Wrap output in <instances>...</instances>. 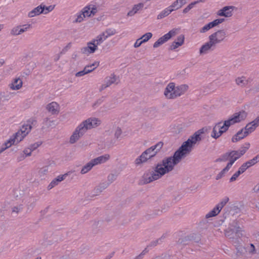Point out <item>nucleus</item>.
I'll return each mask as SVG.
<instances>
[{
  "instance_id": "nucleus-1",
  "label": "nucleus",
  "mask_w": 259,
  "mask_h": 259,
  "mask_svg": "<svg viewBox=\"0 0 259 259\" xmlns=\"http://www.w3.org/2000/svg\"><path fill=\"white\" fill-rule=\"evenodd\" d=\"M181 159L174 153L172 156H170L163 159L161 163H158L154 171H152L150 175L144 176V183H149L153 181L157 180L166 173L171 171L175 165L178 164Z\"/></svg>"
},
{
  "instance_id": "nucleus-2",
  "label": "nucleus",
  "mask_w": 259,
  "mask_h": 259,
  "mask_svg": "<svg viewBox=\"0 0 259 259\" xmlns=\"http://www.w3.org/2000/svg\"><path fill=\"white\" fill-rule=\"evenodd\" d=\"M36 121L34 119H29L24 123L21 128L7 140L0 148V154L10 147L12 145L17 144L25 138L30 132L32 126H34Z\"/></svg>"
},
{
  "instance_id": "nucleus-3",
  "label": "nucleus",
  "mask_w": 259,
  "mask_h": 259,
  "mask_svg": "<svg viewBox=\"0 0 259 259\" xmlns=\"http://www.w3.org/2000/svg\"><path fill=\"white\" fill-rule=\"evenodd\" d=\"M246 115V113L245 111L237 112L234 113L229 119L225 120L223 125H222V122L217 123L213 128L211 136L215 139H218L226 132L231 125L244 120Z\"/></svg>"
},
{
  "instance_id": "nucleus-4",
  "label": "nucleus",
  "mask_w": 259,
  "mask_h": 259,
  "mask_svg": "<svg viewBox=\"0 0 259 259\" xmlns=\"http://www.w3.org/2000/svg\"><path fill=\"white\" fill-rule=\"evenodd\" d=\"M101 120L96 117H90L81 122L75 128L70 138L69 142L74 144L83 136L88 130L95 128L100 125Z\"/></svg>"
},
{
  "instance_id": "nucleus-5",
  "label": "nucleus",
  "mask_w": 259,
  "mask_h": 259,
  "mask_svg": "<svg viewBox=\"0 0 259 259\" xmlns=\"http://www.w3.org/2000/svg\"><path fill=\"white\" fill-rule=\"evenodd\" d=\"M249 146V143H245L239 150H232L222 155L215 160V162H223L229 160V162H232L233 165L236 160L246 153Z\"/></svg>"
},
{
  "instance_id": "nucleus-6",
  "label": "nucleus",
  "mask_w": 259,
  "mask_h": 259,
  "mask_svg": "<svg viewBox=\"0 0 259 259\" xmlns=\"http://www.w3.org/2000/svg\"><path fill=\"white\" fill-rule=\"evenodd\" d=\"M163 145V144L162 142H159L156 144L146 149L135 159V164L137 165H140L155 156L162 148Z\"/></svg>"
},
{
  "instance_id": "nucleus-7",
  "label": "nucleus",
  "mask_w": 259,
  "mask_h": 259,
  "mask_svg": "<svg viewBox=\"0 0 259 259\" xmlns=\"http://www.w3.org/2000/svg\"><path fill=\"white\" fill-rule=\"evenodd\" d=\"M226 37V32L224 30H219L210 35L208 39L215 46L225 40Z\"/></svg>"
},
{
  "instance_id": "nucleus-8",
  "label": "nucleus",
  "mask_w": 259,
  "mask_h": 259,
  "mask_svg": "<svg viewBox=\"0 0 259 259\" xmlns=\"http://www.w3.org/2000/svg\"><path fill=\"white\" fill-rule=\"evenodd\" d=\"M193 146L187 141L175 152L181 159L185 158L192 151Z\"/></svg>"
},
{
  "instance_id": "nucleus-9",
  "label": "nucleus",
  "mask_w": 259,
  "mask_h": 259,
  "mask_svg": "<svg viewBox=\"0 0 259 259\" xmlns=\"http://www.w3.org/2000/svg\"><path fill=\"white\" fill-rule=\"evenodd\" d=\"M177 29H172V30H170L168 33L165 34L164 35L159 38L158 40L154 43L153 47L154 48H156L162 45L167 40H168L172 36H175L177 34Z\"/></svg>"
},
{
  "instance_id": "nucleus-10",
  "label": "nucleus",
  "mask_w": 259,
  "mask_h": 259,
  "mask_svg": "<svg viewBox=\"0 0 259 259\" xmlns=\"http://www.w3.org/2000/svg\"><path fill=\"white\" fill-rule=\"evenodd\" d=\"M176 90L175 84L174 82L169 83L165 89L164 95L165 97L169 99H173L177 98L174 94Z\"/></svg>"
},
{
  "instance_id": "nucleus-11",
  "label": "nucleus",
  "mask_w": 259,
  "mask_h": 259,
  "mask_svg": "<svg viewBox=\"0 0 259 259\" xmlns=\"http://www.w3.org/2000/svg\"><path fill=\"white\" fill-rule=\"evenodd\" d=\"M82 11L85 17H89L95 15L98 12L97 7L94 4H90L82 9Z\"/></svg>"
},
{
  "instance_id": "nucleus-12",
  "label": "nucleus",
  "mask_w": 259,
  "mask_h": 259,
  "mask_svg": "<svg viewBox=\"0 0 259 259\" xmlns=\"http://www.w3.org/2000/svg\"><path fill=\"white\" fill-rule=\"evenodd\" d=\"M259 124V117L253 121L248 123L244 127L243 132L247 136L249 134L253 132Z\"/></svg>"
},
{
  "instance_id": "nucleus-13",
  "label": "nucleus",
  "mask_w": 259,
  "mask_h": 259,
  "mask_svg": "<svg viewBox=\"0 0 259 259\" xmlns=\"http://www.w3.org/2000/svg\"><path fill=\"white\" fill-rule=\"evenodd\" d=\"M98 46L92 40L88 42L87 46L81 49V53L85 55H89L94 53L97 49Z\"/></svg>"
},
{
  "instance_id": "nucleus-14",
  "label": "nucleus",
  "mask_w": 259,
  "mask_h": 259,
  "mask_svg": "<svg viewBox=\"0 0 259 259\" xmlns=\"http://www.w3.org/2000/svg\"><path fill=\"white\" fill-rule=\"evenodd\" d=\"M235 9L234 6H225L219 10L217 15L219 16L230 17L233 15V11Z\"/></svg>"
},
{
  "instance_id": "nucleus-15",
  "label": "nucleus",
  "mask_w": 259,
  "mask_h": 259,
  "mask_svg": "<svg viewBox=\"0 0 259 259\" xmlns=\"http://www.w3.org/2000/svg\"><path fill=\"white\" fill-rule=\"evenodd\" d=\"M116 178H117L116 175L113 174H110L108 176V183H103V184H101L100 186H99L98 187H97V188H96L97 193L96 194H94V195H98L97 193L101 192L104 189H105L107 187L108 185L109 184H111L113 181H114L116 179Z\"/></svg>"
},
{
  "instance_id": "nucleus-16",
  "label": "nucleus",
  "mask_w": 259,
  "mask_h": 259,
  "mask_svg": "<svg viewBox=\"0 0 259 259\" xmlns=\"http://www.w3.org/2000/svg\"><path fill=\"white\" fill-rule=\"evenodd\" d=\"M202 133V132H200L199 131L195 132L194 134L191 136L187 140V141L193 147L197 142L200 141L201 140V134Z\"/></svg>"
},
{
  "instance_id": "nucleus-17",
  "label": "nucleus",
  "mask_w": 259,
  "mask_h": 259,
  "mask_svg": "<svg viewBox=\"0 0 259 259\" xmlns=\"http://www.w3.org/2000/svg\"><path fill=\"white\" fill-rule=\"evenodd\" d=\"M144 6V4L143 3H139L133 6L132 9L127 13V16L132 17L134 16L136 14L141 11Z\"/></svg>"
},
{
  "instance_id": "nucleus-18",
  "label": "nucleus",
  "mask_w": 259,
  "mask_h": 259,
  "mask_svg": "<svg viewBox=\"0 0 259 259\" xmlns=\"http://www.w3.org/2000/svg\"><path fill=\"white\" fill-rule=\"evenodd\" d=\"M215 46L209 40L208 42L203 44L199 50V53L201 55L207 54L210 50H212V48Z\"/></svg>"
},
{
  "instance_id": "nucleus-19",
  "label": "nucleus",
  "mask_w": 259,
  "mask_h": 259,
  "mask_svg": "<svg viewBox=\"0 0 259 259\" xmlns=\"http://www.w3.org/2000/svg\"><path fill=\"white\" fill-rule=\"evenodd\" d=\"M110 158V155L108 154H105L103 155L100 156L96 158L92 159V162L94 163L95 166L104 163L108 161Z\"/></svg>"
},
{
  "instance_id": "nucleus-20",
  "label": "nucleus",
  "mask_w": 259,
  "mask_h": 259,
  "mask_svg": "<svg viewBox=\"0 0 259 259\" xmlns=\"http://www.w3.org/2000/svg\"><path fill=\"white\" fill-rule=\"evenodd\" d=\"M184 35L181 34L179 35L174 41L172 42L170 46V49L174 50L178 47L181 46L184 42Z\"/></svg>"
},
{
  "instance_id": "nucleus-21",
  "label": "nucleus",
  "mask_w": 259,
  "mask_h": 259,
  "mask_svg": "<svg viewBox=\"0 0 259 259\" xmlns=\"http://www.w3.org/2000/svg\"><path fill=\"white\" fill-rule=\"evenodd\" d=\"M241 230L240 227L234 226L232 227L231 225L228 228L226 231V235L229 237V232H231L232 234H235V235L237 237H240V235H242L241 233Z\"/></svg>"
},
{
  "instance_id": "nucleus-22",
  "label": "nucleus",
  "mask_w": 259,
  "mask_h": 259,
  "mask_svg": "<svg viewBox=\"0 0 259 259\" xmlns=\"http://www.w3.org/2000/svg\"><path fill=\"white\" fill-rule=\"evenodd\" d=\"M44 11L45 6L42 7L41 5H40L33 9L30 12H29L28 16L29 17L32 18L37 15H38L41 13H43Z\"/></svg>"
},
{
  "instance_id": "nucleus-23",
  "label": "nucleus",
  "mask_w": 259,
  "mask_h": 259,
  "mask_svg": "<svg viewBox=\"0 0 259 259\" xmlns=\"http://www.w3.org/2000/svg\"><path fill=\"white\" fill-rule=\"evenodd\" d=\"M22 80L19 78H15L10 84L9 87L12 90H18L22 86Z\"/></svg>"
},
{
  "instance_id": "nucleus-24",
  "label": "nucleus",
  "mask_w": 259,
  "mask_h": 259,
  "mask_svg": "<svg viewBox=\"0 0 259 259\" xmlns=\"http://www.w3.org/2000/svg\"><path fill=\"white\" fill-rule=\"evenodd\" d=\"M47 108L53 114H57L59 111V105L56 102H52L49 104Z\"/></svg>"
},
{
  "instance_id": "nucleus-25",
  "label": "nucleus",
  "mask_w": 259,
  "mask_h": 259,
  "mask_svg": "<svg viewBox=\"0 0 259 259\" xmlns=\"http://www.w3.org/2000/svg\"><path fill=\"white\" fill-rule=\"evenodd\" d=\"M176 90L174 94L177 97L183 95L188 89V86L186 84H181L176 86Z\"/></svg>"
},
{
  "instance_id": "nucleus-26",
  "label": "nucleus",
  "mask_w": 259,
  "mask_h": 259,
  "mask_svg": "<svg viewBox=\"0 0 259 259\" xmlns=\"http://www.w3.org/2000/svg\"><path fill=\"white\" fill-rule=\"evenodd\" d=\"M66 175H60L53 179L48 186V189L50 190L57 185L60 182L62 181L65 178Z\"/></svg>"
},
{
  "instance_id": "nucleus-27",
  "label": "nucleus",
  "mask_w": 259,
  "mask_h": 259,
  "mask_svg": "<svg viewBox=\"0 0 259 259\" xmlns=\"http://www.w3.org/2000/svg\"><path fill=\"white\" fill-rule=\"evenodd\" d=\"M232 166V162H228L226 166L223 168L216 176L215 179L218 180L222 178L229 171Z\"/></svg>"
},
{
  "instance_id": "nucleus-28",
  "label": "nucleus",
  "mask_w": 259,
  "mask_h": 259,
  "mask_svg": "<svg viewBox=\"0 0 259 259\" xmlns=\"http://www.w3.org/2000/svg\"><path fill=\"white\" fill-rule=\"evenodd\" d=\"M244 130H241L238 132L237 134L232 137V141L233 143L237 142V141L243 139L246 137V135L243 132Z\"/></svg>"
},
{
  "instance_id": "nucleus-29",
  "label": "nucleus",
  "mask_w": 259,
  "mask_h": 259,
  "mask_svg": "<svg viewBox=\"0 0 259 259\" xmlns=\"http://www.w3.org/2000/svg\"><path fill=\"white\" fill-rule=\"evenodd\" d=\"M244 130H241L238 132L237 134L232 137V141L233 143L237 142V141L243 139L246 137V135L243 132Z\"/></svg>"
},
{
  "instance_id": "nucleus-30",
  "label": "nucleus",
  "mask_w": 259,
  "mask_h": 259,
  "mask_svg": "<svg viewBox=\"0 0 259 259\" xmlns=\"http://www.w3.org/2000/svg\"><path fill=\"white\" fill-rule=\"evenodd\" d=\"M95 165L91 160L90 161L85 164L82 168L80 173L81 174H85L89 172L94 166Z\"/></svg>"
},
{
  "instance_id": "nucleus-31",
  "label": "nucleus",
  "mask_w": 259,
  "mask_h": 259,
  "mask_svg": "<svg viewBox=\"0 0 259 259\" xmlns=\"http://www.w3.org/2000/svg\"><path fill=\"white\" fill-rule=\"evenodd\" d=\"M172 12V9H170L169 7H167L166 8L164 9L163 10H162L158 15L157 17V18L158 19H161L166 16H167L168 15H169L171 12Z\"/></svg>"
},
{
  "instance_id": "nucleus-32",
  "label": "nucleus",
  "mask_w": 259,
  "mask_h": 259,
  "mask_svg": "<svg viewBox=\"0 0 259 259\" xmlns=\"http://www.w3.org/2000/svg\"><path fill=\"white\" fill-rule=\"evenodd\" d=\"M106 39L107 36H105V34L102 32L101 34L98 35L95 39H93V41L98 46L101 44Z\"/></svg>"
},
{
  "instance_id": "nucleus-33",
  "label": "nucleus",
  "mask_w": 259,
  "mask_h": 259,
  "mask_svg": "<svg viewBox=\"0 0 259 259\" xmlns=\"http://www.w3.org/2000/svg\"><path fill=\"white\" fill-rule=\"evenodd\" d=\"M116 81V77L112 74L110 76H108L105 79V83L106 84V87H109L113 83H115Z\"/></svg>"
},
{
  "instance_id": "nucleus-34",
  "label": "nucleus",
  "mask_w": 259,
  "mask_h": 259,
  "mask_svg": "<svg viewBox=\"0 0 259 259\" xmlns=\"http://www.w3.org/2000/svg\"><path fill=\"white\" fill-rule=\"evenodd\" d=\"M220 209H219V208L215 206L211 210H210L206 214L205 217L206 218L208 219L215 217L220 212Z\"/></svg>"
},
{
  "instance_id": "nucleus-35",
  "label": "nucleus",
  "mask_w": 259,
  "mask_h": 259,
  "mask_svg": "<svg viewBox=\"0 0 259 259\" xmlns=\"http://www.w3.org/2000/svg\"><path fill=\"white\" fill-rule=\"evenodd\" d=\"M229 200V198L227 196L224 197L223 198L221 199L220 202L216 205V206L219 208V209L221 211L222 208L226 205V204L228 202Z\"/></svg>"
},
{
  "instance_id": "nucleus-36",
  "label": "nucleus",
  "mask_w": 259,
  "mask_h": 259,
  "mask_svg": "<svg viewBox=\"0 0 259 259\" xmlns=\"http://www.w3.org/2000/svg\"><path fill=\"white\" fill-rule=\"evenodd\" d=\"M32 152V150L29 147L25 148L23 150V154L18 158V160L21 161L25 157L30 156Z\"/></svg>"
},
{
  "instance_id": "nucleus-37",
  "label": "nucleus",
  "mask_w": 259,
  "mask_h": 259,
  "mask_svg": "<svg viewBox=\"0 0 259 259\" xmlns=\"http://www.w3.org/2000/svg\"><path fill=\"white\" fill-rule=\"evenodd\" d=\"M21 27H21V25H18L17 26L14 27L11 30V33L14 35H18L23 33V30H22Z\"/></svg>"
},
{
  "instance_id": "nucleus-38",
  "label": "nucleus",
  "mask_w": 259,
  "mask_h": 259,
  "mask_svg": "<svg viewBox=\"0 0 259 259\" xmlns=\"http://www.w3.org/2000/svg\"><path fill=\"white\" fill-rule=\"evenodd\" d=\"M89 67H85L82 70L78 71L77 73H76L75 76L81 77V76H82L89 73L91 72L92 69H91V70L88 69Z\"/></svg>"
},
{
  "instance_id": "nucleus-39",
  "label": "nucleus",
  "mask_w": 259,
  "mask_h": 259,
  "mask_svg": "<svg viewBox=\"0 0 259 259\" xmlns=\"http://www.w3.org/2000/svg\"><path fill=\"white\" fill-rule=\"evenodd\" d=\"M75 17L76 18L74 20L75 22H81L83 20L84 18H85L82 10L76 14Z\"/></svg>"
},
{
  "instance_id": "nucleus-40",
  "label": "nucleus",
  "mask_w": 259,
  "mask_h": 259,
  "mask_svg": "<svg viewBox=\"0 0 259 259\" xmlns=\"http://www.w3.org/2000/svg\"><path fill=\"white\" fill-rule=\"evenodd\" d=\"M152 36V34L151 32H147L143 35L140 38H141L142 42H146L148 41Z\"/></svg>"
},
{
  "instance_id": "nucleus-41",
  "label": "nucleus",
  "mask_w": 259,
  "mask_h": 259,
  "mask_svg": "<svg viewBox=\"0 0 259 259\" xmlns=\"http://www.w3.org/2000/svg\"><path fill=\"white\" fill-rule=\"evenodd\" d=\"M116 33V30L114 28H108L103 32V33L105 34V36H107V38L108 37L114 35Z\"/></svg>"
},
{
  "instance_id": "nucleus-42",
  "label": "nucleus",
  "mask_w": 259,
  "mask_h": 259,
  "mask_svg": "<svg viewBox=\"0 0 259 259\" xmlns=\"http://www.w3.org/2000/svg\"><path fill=\"white\" fill-rule=\"evenodd\" d=\"M170 9H172V11L176 10H178L179 8H181L182 6L179 3L178 0L175 1L170 6H168Z\"/></svg>"
},
{
  "instance_id": "nucleus-43",
  "label": "nucleus",
  "mask_w": 259,
  "mask_h": 259,
  "mask_svg": "<svg viewBox=\"0 0 259 259\" xmlns=\"http://www.w3.org/2000/svg\"><path fill=\"white\" fill-rule=\"evenodd\" d=\"M0 96L1 97L2 99L4 98V100H3V101H4L5 100L8 101L10 100L13 96V94L11 93H1L0 94Z\"/></svg>"
},
{
  "instance_id": "nucleus-44",
  "label": "nucleus",
  "mask_w": 259,
  "mask_h": 259,
  "mask_svg": "<svg viewBox=\"0 0 259 259\" xmlns=\"http://www.w3.org/2000/svg\"><path fill=\"white\" fill-rule=\"evenodd\" d=\"M246 80L245 77H238L236 79V83L240 86L244 85L246 83Z\"/></svg>"
},
{
  "instance_id": "nucleus-45",
  "label": "nucleus",
  "mask_w": 259,
  "mask_h": 259,
  "mask_svg": "<svg viewBox=\"0 0 259 259\" xmlns=\"http://www.w3.org/2000/svg\"><path fill=\"white\" fill-rule=\"evenodd\" d=\"M212 28L210 23H208V24L205 25L200 30V32L201 33H205L209 29Z\"/></svg>"
},
{
  "instance_id": "nucleus-46",
  "label": "nucleus",
  "mask_w": 259,
  "mask_h": 259,
  "mask_svg": "<svg viewBox=\"0 0 259 259\" xmlns=\"http://www.w3.org/2000/svg\"><path fill=\"white\" fill-rule=\"evenodd\" d=\"M42 144L41 142H37L33 144H32L29 145V147L32 150V151H34L38 147H39Z\"/></svg>"
},
{
  "instance_id": "nucleus-47",
  "label": "nucleus",
  "mask_w": 259,
  "mask_h": 259,
  "mask_svg": "<svg viewBox=\"0 0 259 259\" xmlns=\"http://www.w3.org/2000/svg\"><path fill=\"white\" fill-rule=\"evenodd\" d=\"M99 65V62H95L94 63H92V64L86 66L85 67H89L88 68V69H92V71L94 70L97 67H98Z\"/></svg>"
},
{
  "instance_id": "nucleus-48",
  "label": "nucleus",
  "mask_w": 259,
  "mask_h": 259,
  "mask_svg": "<svg viewBox=\"0 0 259 259\" xmlns=\"http://www.w3.org/2000/svg\"><path fill=\"white\" fill-rule=\"evenodd\" d=\"M48 171V166H46L41 168L39 171V174L40 176H44L47 174Z\"/></svg>"
},
{
  "instance_id": "nucleus-49",
  "label": "nucleus",
  "mask_w": 259,
  "mask_h": 259,
  "mask_svg": "<svg viewBox=\"0 0 259 259\" xmlns=\"http://www.w3.org/2000/svg\"><path fill=\"white\" fill-rule=\"evenodd\" d=\"M256 162V161H255V159L253 158L252 159L246 161L244 163L246 166H247V168L250 167V166L254 165Z\"/></svg>"
},
{
  "instance_id": "nucleus-50",
  "label": "nucleus",
  "mask_w": 259,
  "mask_h": 259,
  "mask_svg": "<svg viewBox=\"0 0 259 259\" xmlns=\"http://www.w3.org/2000/svg\"><path fill=\"white\" fill-rule=\"evenodd\" d=\"M121 134H122V131L121 130V128L119 127H117L116 129L115 132V134H114L115 137L116 139H119L121 137Z\"/></svg>"
},
{
  "instance_id": "nucleus-51",
  "label": "nucleus",
  "mask_w": 259,
  "mask_h": 259,
  "mask_svg": "<svg viewBox=\"0 0 259 259\" xmlns=\"http://www.w3.org/2000/svg\"><path fill=\"white\" fill-rule=\"evenodd\" d=\"M240 175L241 172L239 171H237L230 179V182L235 181Z\"/></svg>"
},
{
  "instance_id": "nucleus-52",
  "label": "nucleus",
  "mask_w": 259,
  "mask_h": 259,
  "mask_svg": "<svg viewBox=\"0 0 259 259\" xmlns=\"http://www.w3.org/2000/svg\"><path fill=\"white\" fill-rule=\"evenodd\" d=\"M22 210V205H20L19 206H14L12 209V212L18 213L19 212Z\"/></svg>"
},
{
  "instance_id": "nucleus-53",
  "label": "nucleus",
  "mask_w": 259,
  "mask_h": 259,
  "mask_svg": "<svg viewBox=\"0 0 259 259\" xmlns=\"http://www.w3.org/2000/svg\"><path fill=\"white\" fill-rule=\"evenodd\" d=\"M21 27H22L21 28L22 30H23L22 32L23 33L27 31L31 27V25L29 24H26L21 25Z\"/></svg>"
},
{
  "instance_id": "nucleus-54",
  "label": "nucleus",
  "mask_w": 259,
  "mask_h": 259,
  "mask_svg": "<svg viewBox=\"0 0 259 259\" xmlns=\"http://www.w3.org/2000/svg\"><path fill=\"white\" fill-rule=\"evenodd\" d=\"M54 8V6H49L48 7H45V11L43 12V13L46 14L50 12H51Z\"/></svg>"
},
{
  "instance_id": "nucleus-55",
  "label": "nucleus",
  "mask_w": 259,
  "mask_h": 259,
  "mask_svg": "<svg viewBox=\"0 0 259 259\" xmlns=\"http://www.w3.org/2000/svg\"><path fill=\"white\" fill-rule=\"evenodd\" d=\"M247 166L245 165V164L244 163L239 168L238 171H240L241 172V174H243L247 169Z\"/></svg>"
},
{
  "instance_id": "nucleus-56",
  "label": "nucleus",
  "mask_w": 259,
  "mask_h": 259,
  "mask_svg": "<svg viewBox=\"0 0 259 259\" xmlns=\"http://www.w3.org/2000/svg\"><path fill=\"white\" fill-rule=\"evenodd\" d=\"M142 40L141 38L137 39L134 44V47L135 48L139 47L143 42H141Z\"/></svg>"
},
{
  "instance_id": "nucleus-57",
  "label": "nucleus",
  "mask_w": 259,
  "mask_h": 259,
  "mask_svg": "<svg viewBox=\"0 0 259 259\" xmlns=\"http://www.w3.org/2000/svg\"><path fill=\"white\" fill-rule=\"evenodd\" d=\"M224 21H225V19L219 18V19H217L214 20L213 21H212V22H213V23L215 24V25H216L217 26L219 24L223 23Z\"/></svg>"
},
{
  "instance_id": "nucleus-58",
  "label": "nucleus",
  "mask_w": 259,
  "mask_h": 259,
  "mask_svg": "<svg viewBox=\"0 0 259 259\" xmlns=\"http://www.w3.org/2000/svg\"><path fill=\"white\" fill-rule=\"evenodd\" d=\"M148 251V250H147V249L145 248L142 252V253L140 254H139L138 256H137L135 259H142L143 258V255L144 254H145Z\"/></svg>"
},
{
  "instance_id": "nucleus-59",
  "label": "nucleus",
  "mask_w": 259,
  "mask_h": 259,
  "mask_svg": "<svg viewBox=\"0 0 259 259\" xmlns=\"http://www.w3.org/2000/svg\"><path fill=\"white\" fill-rule=\"evenodd\" d=\"M103 101V98H101V99H99V100H98L93 105V107L94 108H96L97 107H98L99 105H100Z\"/></svg>"
},
{
  "instance_id": "nucleus-60",
  "label": "nucleus",
  "mask_w": 259,
  "mask_h": 259,
  "mask_svg": "<svg viewBox=\"0 0 259 259\" xmlns=\"http://www.w3.org/2000/svg\"><path fill=\"white\" fill-rule=\"evenodd\" d=\"M237 253L238 255L243 253L244 252V251L245 250V248L242 246L237 248Z\"/></svg>"
},
{
  "instance_id": "nucleus-61",
  "label": "nucleus",
  "mask_w": 259,
  "mask_h": 259,
  "mask_svg": "<svg viewBox=\"0 0 259 259\" xmlns=\"http://www.w3.org/2000/svg\"><path fill=\"white\" fill-rule=\"evenodd\" d=\"M44 122L46 125H47L48 126H50L51 125L50 122H52V121H51L50 119L46 118Z\"/></svg>"
},
{
  "instance_id": "nucleus-62",
  "label": "nucleus",
  "mask_w": 259,
  "mask_h": 259,
  "mask_svg": "<svg viewBox=\"0 0 259 259\" xmlns=\"http://www.w3.org/2000/svg\"><path fill=\"white\" fill-rule=\"evenodd\" d=\"M198 4V2H192L191 3H190L188 6L190 8V9H192L194 5H195L196 4Z\"/></svg>"
},
{
  "instance_id": "nucleus-63",
  "label": "nucleus",
  "mask_w": 259,
  "mask_h": 259,
  "mask_svg": "<svg viewBox=\"0 0 259 259\" xmlns=\"http://www.w3.org/2000/svg\"><path fill=\"white\" fill-rule=\"evenodd\" d=\"M56 165V163L54 161V160H50L49 161V163H48V166H55Z\"/></svg>"
},
{
  "instance_id": "nucleus-64",
  "label": "nucleus",
  "mask_w": 259,
  "mask_h": 259,
  "mask_svg": "<svg viewBox=\"0 0 259 259\" xmlns=\"http://www.w3.org/2000/svg\"><path fill=\"white\" fill-rule=\"evenodd\" d=\"M108 87H106V84H105V83H103L101 86V87L99 89V90L100 91H102L103 90H104V89H105L106 88H107Z\"/></svg>"
}]
</instances>
